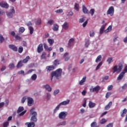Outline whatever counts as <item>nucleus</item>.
Listing matches in <instances>:
<instances>
[{
  "label": "nucleus",
  "mask_w": 127,
  "mask_h": 127,
  "mask_svg": "<svg viewBox=\"0 0 127 127\" xmlns=\"http://www.w3.org/2000/svg\"><path fill=\"white\" fill-rule=\"evenodd\" d=\"M61 76H62V69L61 68H59L51 73L52 80L53 77H56V79L59 80L61 78Z\"/></svg>",
  "instance_id": "1"
},
{
  "label": "nucleus",
  "mask_w": 127,
  "mask_h": 127,
  "mask_svg": "<svg viewBox=\"0 0 127 127\" xmlns=\"http://www.w3.org/2000/svg\"><path fill=\"white\" fill-rule=\"evenodd\" d=\"M124 68V64L123 63H120L119 64L118 66L116 65L113 68V73H120Z\"/></svg>",
  "instance_id": "2"
},
{
  "label": "nucleus",
  "mask_w": 127,
  "mask_h": 127,
  "mask_svg": "<svg viewBox=\"0 0 127 127\" xmlns=\"http://www.w3.org/2000/svg\"><path fill=\"white\" fill-rule=\"evenodd\" d=\"M34 110H35V108H33L30 110L31 115L32 116L31 118V121H33V122H37V118H36V117H37V113L34 111Z\"/></svg>",
  "instance_id": "3"
},
{
  "label": "nucleus",
  "mask_w": 127,
  "mask_h": 127,
  "mask_svg": "<svg viewBox=\"0 0 127 127\" xmlns=\"http://www.w3.org/2000/svg\"><path fill=\"white\" fill-rule=\"evenodd\" d=\"M126 73H127V65L125 66V68L122 72H121L118 77H117V80L119 81L122 80L124 77Z\"/></svg>",
  "instance_id": "4"
},
{
  "label": "nucleus",
  "mask_w": 127,
  "mask_h": 127,
  "mask_svg": "<svg viewBox=\"0 0 127 127\" xmlns=\"http://www.w3.org/2000/svg\"><path fill=\"white\" fill-rule=\"evenodd\" d=\"M15 13V10H14V7H11V9L10 12H7L6 15L9 18H12L13 15Z\"/></svg>",
  "instance_id": "5"
},
{
  "label": "nucleus",
  "mask_w": 127,
  "mask_h": 127,
  "mask_svg": "<svg viewBox=\"0 0 127 127\" xmlns=\"http://www.w3.org/2000/svg\"><path fill=\"white\" fill-rule=\"evenodd\" d=\"M67 115H68V113L66 112H62L59 114V118L61 120H65Z\"/></svg>",
  "instance_id": "6"
},
{
  "label": "nucleus",
  "mask_w": 127,
  "mask_h": 127,
  "mask_svg": "<svg viewBox=\"0 0 127 127\" xmlns=\"http://www.w3.org/2000/svg\"><path fill=\"white\" fill-rule=\"evenodd\" d=\"M114 12H115V8H114V6H111L108 9L107 14H110L111 16H113L114 15Z\"/></svg>",
  "instance_id": "7"
},
{
  "label": "nucleus",
  "mask_w": 127,
  "mask_h": 127,
  "mask_svg": "<svg viewBox=\"0 0 127 127\" xmlns=\"http://www.w3.org/2000/svg\"><path fill=\"white\" fill-rule=\"evenodd\" d=\"M100 86L97 85L95 87H91L90 88V92H91V93H94V92H96V93H98V92H99V91H100Z\"/></svg>",
  "instance_id": "8"
},
{
  "label": "nucleus",
  "mask_w": 127,
  "mask_h": 127,
  "mask_svg": "<svg viewBox=\"0 0 127 127\" xmlns=\"http://www.w3.org/2000/svg\"><path fill=\"white\" fill-rule=\"evenodd\" d=\"M74 40L73 38H71L68 41V45H67V48L71 49L73 46H74Z\"/></svg>",
  "instance_id": "9"
},
{
  "label": "nucleus",
  "mask_w": 127,
  "mask_h": 127,
  "mask_svg": "<svg viewBox=\"0 0 127 127\" xmlns=\"http://www.w3.org/2000/svg\"><path fill=\"white\" fill-rule=\"evenodd\" d=\"M0 6H1V7H3V8H7L9 7V5H8V4H7V3L2 1L0 2Z\"/></svg>",
  "instance_id": "10"
},
{
  "label": "nucleus",
  "mask_w": 127,
  "mask_h": 127,
  "mask_svg": "<svg viewBox=\"0 0 127 127\" xmlns=\"http://www.w3.org/2000/svg\"><path fill=\"white\" fill-rule=\"evenodd\" d=\"M37 52L38 53H41L42 51H43V45L42 44H40L38 45L37 49Z\"/></svg>",
  "instance_id": "11"
},
{
  "label": "nucleus",
  "mask_w": 127,
  "mask_h": 127,
  "mask_svg": "<svg viewBox=\"0 0 127 127\" xmlns=\"http://www.w3.org/2000/svg\"><path fill=\"white\" fill-rule=\"evenodd\" d=\"M27 100H28V106H29V107H31V106L33 105V103H34V101L32 98L30 97H28Z\"/></svg>",
  "instance_id": "12"
},
{
  "label": "nucleus",
  "mask_w": 127,
  "mask_h": 127,
  "mask_svg": "<svg viewBox=\"0 0 127 127\" xmlns=\"http://www.w3.org/2000/svg\"><path fill=\"white\" fill-rule=\"evenodd\" d=\"M8 47L9 48H10V49H11L12 50H13V51H14L15 52H16V51H17V47L15 46V45L12 44L9 45Z\"/></svg>",
  "instance_id": "13"
},
{
  "label": "nucleus",
  "mask_w": 127,
  "mask_h": 127,
  "mask_svg": "<svg viewBox=\"0 0 127 127\" xmlns=\"http://www.w3.org/2000/svg\"><path fill=\"white\" fill-rule=\"evenodd\" d=\"M55 69V66L54 65H50L47 66L46 67V69L47 72H50V71H52L53 70H54Z\"/></svg>",
  "instance_id": "14"
},
{
  "label": "nucleus",
  "mask_w": 127,
  "mask_h": 127,
  "mask_svg": "<svg viewBox=\"0 0 127 127\" xmlns=\"http://www.w3.org/2000/svg\"><path fill=\"white\" fill-rule=\"evenodd\" d=\"M69 53H65L63 56V59H64V61H68L70 59V57L68 56Z\"/></svg>",
  "instance_id": "15"
},
{
  "label": "nucleus",
  "mask_w": 127,
  "mask_h": 127,
  "mask_svg": "<svg viewBox=\"0 0 127 127\" xmlns=\"http://www.w3.org/2000/svg\"><path fill=\"white\" fill-rule=\"evenodd\" d=\"M112 105H113V102L110 101L105 107V110L108 111V110H110L111 107H112Z\"/></svg>",
  "instance_id": "16"
},
{
  "label": "nucleus",
  "mask_w": 127,
  "mask_h": 127,
  "mask_svg": "<svg viewBox=\"0 0 127 127\" xmlns=\"http://www.w3.org/2000/svg\"><path fill=\"white\" fill-rule=\"evenodd\" d=\"M25 126H27L28 127H35V124L34 122L26 123Z\"/></svg>",
  "instance_id": "17"
},
{
  "label": "nucleus",
  "mask_w": 127,
  "mask_h": 127,
  "mask_svg": "<svg viewBox=\"0 0 127 127\" xmlns=\"http://www.w3.org/2000/svg\"><path fill=\"white\" fill-rule=\"evenodd\" d=\"M70 103V100H67L66 101H63L60 103V105L61 106H66V105H69V103Z\"/></svg>",
  "instance_id": "18"
},
{
  "label": "nucleus",
  "mask_w": 127,
  "mask_h": 127,
  "mask_svg": "<svg viewBox=\"0 0 127 127\" xmlns=\"http://www.w3.org/2000/svg\"><path fill=\"white\" fill-rule=\"evenodd\" d=\"M43 45H44V49H45V50H46L47 51H52V48H51V47L49 48L48 46L45 43H44Z\"/></svg>",
  "instance_id": "19"
},
{
  "label": "nucleus",
  "mask_w": 127,
  "mask_h": 127,
  "mask_svg": "<svg viewBox=\"0 0 127 127\" xmlns=\"http://www.w3.org/2000/svg\"><path fill=\"white\" fill-rule=\"evenodd\" d=\"M89 108L92 109V108H95L96 106V104L92 102L91 101H89L88 104Z\"/></svg>",
  "instance_id": "20"
},
{
  "label": "nucleus",
  "mask_w": 127,
  "mask_h": 127,
  "mask_svg": "<svg viewBox=\"0 0 127 127\" xmlns=\"http://www.w3.org/2000/svg\"><path fill=\"white\" fill-rule=\"evenodd\" d=\"M87 78V77L86 76H83V77L82 78V79L80 80V81L79 82V85H80L81 86H82V85H83V83H85V82H86V79Z\"/></svg>",
  "instance_id": "21"
},
{
  "label": "nucleus",
  "mask_w": 127,
  "mask_h": 127,
  "mask_svg": "<svg viewBox=\"0 0 127 127\" xmlns=\"http://www.w3.org/2000/svg\"><path fill=\"white\" fill-rule=\"evenodd\" d=\"M82 11L84 13H89V11L88 10V9H87V7L85 6L84 5L82 6Z\"/></svg>",
  "instance_id": "22"
},
{
  "label": "nucleus",
  "mask_w": 127,
  "mask_h": 127,
  "mask_svg": "<svg viewBox=\"0 0 127 127\" xmlns=\"http://www.w3.org/2000/svg\"><path fill=\"white\" fill-rule=\"evenodd\" d=\"M127 109H124L122 112H121V116L122 117H125V115H126L127 114Z\"/></svg>",
  "instance_id": "23"
},
{
  "label": "nucleus",
  "mask_w": 127,
  "mask_h": 127,
  "mask_svg": "<svg viewBox=\"0 0 127 127\" xmlns=\"http://www.w3.org/2000/svg\"><path fill=\"white\" fill-rule=\"evenodd\" d=\"M63 29H68V27H69V25L68 24V23L64 22V24L63 25Z\"/></svg>",
  "instance_id": "24"
},
{
  "label": "nucleus",
  "mask_w": 127,
  "mask_h": 127,
  "mask_svg": "<svg viewBox=\"0 0 127 127\" xmlns=\"http://www.w3.org/2000/svg\"><path fill=\"white\" fill-rule=\"evenodd\" d=\"M53 29L54 31H57L59 29V26L57 24H54Z\"/></svg>",
  "instance_id": "25"
},
{
  "label": "nucleus",
  "mask_w": 127,
  "mask_h": 127,
  "mask_svg": "<svg viewBox=\"0 0 127 127\" xmlns=\"http://www.w3.org/2000/svg\"><path fill=\"white\" fill-rule=\"evenodd\" d=\"M59 62H60V61L58 60H56L54 61L53 66H55V67H57V66H58V65H59Z\"/></svg>",
  "instance_id": "26"
},
{
  "label": "nucleus",
  "mask_w": 127,
  "mask_h": 127,
  "mask_svg": "<svg viewBox=\"0 0 127 127\" xmlns=\"http://www.w3.org/2000/svg\"><path fill=\"white\" fill-rule=\"evenodd\" d=\"M91 127H100V126L97 124V122H93L90 125Z\"/></svg>",
  "instance_id": "27"
},
{
  "label": "nucleus",
  "mask_w": 127,
  "mask_h": 127,
  "mask_svg": "<svg viewBox=\"0 0 127 127\" xmlns=\"http://www.w3.org/2000/svg\"><path fill=\"white\" fill-rule=\"evenodd\" d=\"M30 57L29 56H28L26 57L25 59L23 60L22 63H27V62H28V61H29V60H30Z\"/></svg>",
  "instance_id": "28"
},
{
  "label": "nucleus",
  "mask_w": 127,
  "mask_h": 127,
  "mask_svg": "<svg viewBox=\"0 0 127 127\" xmlns=\"http://www.w3.org/2000/svg\"><path fill=\"white\" fill-rule=\"evenodd\" d=\"M106 26H107V23H105L104 25H103L100 28V32H104V30H105Z\"/></svg>",
  "instance_id": "29"
},
{
  "label": "nucleus",
  "mask_w": 127,
  "mask_h": 127,
  "mask_svg": "<svg viewBox=\"0 0 127 127\" xmlns=\"http://www.w3.org/2000/svg\"><path fill=\"white\" fill-rule=\"evenodd\" d=\"M44 87L48 92H51L52 91V89L49 85H46Z\"/></svg>",
  "instance_id": "30"
},
{
  "label": "nucleus",
  "mask_w": 127,
  "mask_h": 127,
  "mask_svg": "<svg viewBox=\"0 0 127 127\" xmlns=\"http://www.w3.org/2000/svg\"><path fill=\"white\" fill-rule=\"evenodd\" d=\"M48 42L49 43L50 46H52L54 43V40L51 39H48Z\"/></svg>",
  "instance_id": "31"
},
{
  "label": "nucleus",
  "mask_w": 127,
  "mask_h": 127,
  "mask_svg": "<svg viewBox=\"0 0 127 127\" xmlns=\"http://www.w3.org/2000/svg\"><path fill=\"white\" fill-rule=\"evenodd\" d=\"M101 60H102V56L101 55H99L96 58V59L95 60V62L96 63H99V62H100V61H101Z\"/></svg>",
  "instance_id": "32"
},
{
  "label": "nucleus",
  "mask_w": 127,
  "mask_h": 127,
  "mask_svg": "<svg viewBox=\"0 0 127 127\" xmlns=\"http://www.w3.org/2000/svg\"><path fill=\"white\" fill-rule=\"evenodd\" d=\"M23 65V64H22V61H20L17 64V68H21V67H22Z\"/></svg>",
  "instance_id": "33"
},
{
  "label": "nucleus",
  "mask_w": 127,
  "mask_h": 127,
  "mask_svg": "<svg viewBox=\"0 0 127 127\" xmlns=\"http://www.w3.org/2000/svg\"><path fill=\"white\" fill-rule=\"evenodd\" d=\"M107 122V119L103 118L100 121V124L101 125H104L105 124H106Z\"/></svg>",
  "instance_id": "34"
},
{
  "label": "nucleus",
  "mask_w": 127,
  "mask_h": 127,
  "mask_svg": "<svg viewBox=\"0 0 127 127\" xmlns=\"http://www.w3.org/2000/svg\"><path fill=\"white\" fill-rule=\"evenodd\" d=\"M121 88H122V92H124L125 90H126V89H127V84H124V85L122 86Z\"/></svg>",
  "instance_id": "35"
},
{
  "label": "nucleus",
  "mask_w": 127,
  "mask_h": 127,
  "mask_svg": "<svg viewBox=\"0 0 127 127\" xmlns=\"http://www.w3.org/2000/svg\"><path fill=\"white\" fill-rule=\"evenodd\" d=\"M36 79H37V75H36V74H33L31 76V79L33 81H35V80H36Z\"/></svg>",
  "instance_id": "36"
},
{
  "label": "nucleus",
  "mask_w": 127,
  "mask_h": 127,
  "mask_svg": "<svg viewBox=\"0 0 127 127\" xmlns=\"http://www.w3.org/2000/svg\"><path fill=\"white\" fill-rule=\"evenodd\" d=\"M41 59H46V53L43 52L41 56Z\"/></svg>",
  "instance_id": "37"
},
{
  "label": "nucleus",
  "mask_w": 127,
  "mask_h": 127,
  "mask_svg": "<svg viewBox=\"0 0 127 127\" xmlns=\"http://www.w3.org/2000/svg\"><path fill=\"white\" fill-rule=\"evenodd\" d=\"M74 9H75V10H77V11H79V4L75 3Z\"/></svg>",
  "instance_id": "38"
},
{
  "label": "nucleus",
  "mask_w": 127,
  "mask_h": 127,
  "mask_svg": "<svg viewBox=\"0 0 127 127\" xmlns=\"http://www.w3.org/2000/svg\"><path fill=\"white\" fill-rule=\"evenodd\" d=\"M23 110H24L23 107H19L17 111V113H21V112H23Z\"/></svg>",
  "instance_id": "39"
},
{
  "label": "nucleus",
  "mask_w": 127,
  "mask_h": 127,
  "mask_svg": "<svg viewBox=\"0 0 127 127\" xmlns=\"http://www.w3.org/2000/svg\"><path fill=\"white\" fill-rule=\"evenodd\" d=\"M60 107H61V105H60V104L58 105L56 108L55 109L54 111V114H55V113H56L57 112V111L59 110V108H60Z\"/></svg>",
  "instance_id": "40"
},
{
  "label": "nucleus",
  "mask_w": 127,
  "mask_h": 127,
  "mask_svg": "<svg viewBox=\"0 0 127 127\" xmlns=\"http://www.w3.org/2000/svg\"><path fill=\"white\" fill-rule=\"evenodd\" d=\"M15 38V39H16V40H19V41L21 40V37H20L19 34L16 35Z\"/></svg>",
  "instance_id": "41"
},
{
  "label": "nucleus",
  "mask_w": 127,
  "mask_h": 127,
  "mask_svg": "<svg viewBox=\"0 0 127 127\" xmlns=\"http://www.w3.org/2000/svg\"><path fill=\"white\" fill-rule=\"evenodd\" d=\"M112 26H109L108 28L104 31V32H110L112 30Z\"/></svg>",
  "instance_id": "42"
},
{
  "label": "nucleus",
  "mask_w": 127,
  "mask_h": 127,
  "mask_svg": "<svg viewBox=\"0 0 127 127\" xmlns=\"http://www.w3.org/2000/svg\"><path fill=\"white\" fill-rule=\"evenodd\" d=\"M8 126H9V123L8 121H6L3 124V127H7Z\"/></svg>",
  "instance_id": "43"
},
{
  "label": "nucleus",
  "mask_w": 127,
  "mask_h": 127,
  "mask_svg": "<svg viewBox=\"0 0 127 127\" xmlns=\"http://www.w3.org/2000/svg\"><path fill=\"white\" fill-rule=\"evenodd\" d=\"M4 41V38L2 36V35L0 34V43H2Z\"/></svg>",
  "instance_id": "44"
},
{
  "label": "nucleus",
  "mask_w": 127,
  "mask_h": 127,
  "mask_svg": "<svg viewBox=\"0 0 127 127\" xmlns=\"http://www.w3.org/2000/svg\"><path fill=\"white\" fill-rule=\"evenodd\" d=\"M102 65H103V62H100L98 65L97 66L96 68V70H99V69H100L101 66H102Z\"/></svg>",
  "instance_id": "45"
},
{
  "label": "nucleus",
  "mask_w": 127,
  "mask_h": 127,
  "mask_svg": "<svg viewBox=\"0 0 127 127\" xmlns=\"http://www.w3.org/2000/svg\"><path fill=\"white\" fill-rule=\"evenodd\" d=\"M107 61L109 64H111L113 62V58H109Z\"/></svg>",
  "instance_id": "46"
},
{
  "label": "nucleus",
  "mask_w": 127,
  "mask_h": 127,
  "mask_svg": "<svg viewBox=\"0 0 127 127\" xmlns=\"http://www.w3.org/2000/svg\"><path fill=\"white\" fill-rule=\"evenodd\" d=\"M65 125H66V121H64L58 124L57 126L60 127V126H65Z\"/></svg>",
  "instance_id": "47"
},
{
  "label": "nucleus",
  "mask_w": 127,
  "mask_h": 127,
  "mask_svg": "<svg viewBox=\"0 0 127 127\" xmlns=\"http://www.w3.org/2000/svg\"><path fill=\"white\" fill-rule=\"evenodd\" d=\"M36 24L37 25H39L40 24H41V19H38L36 21Z\"/></svg>",
  "instance_id": "48"
},
{
  "label": "nucleus",
  "mask_w": 127,
  "mask_h": 127,
  "mask_svg": "<svg viewBox=\"0 0 127 127\" xmlns=\"http://www.w3.org/2000/svg\"><path fill=\"white\" fill-rule=\"evenodd\" d=\"M25 30L24 27H21L19 29V32H24Z\"/></svg>",
  "instance_id": "49"
},
{
  "label": "nucleus",
  "mask_w": 127,
  "mask_h": 127,
  "mask_svg": "<svg viewBox=\"0 0 127 127\" xmlns=\"http://www.w3.org/2000/svg\"><path fill=\"white\" fill-rule=\"evenodd\" d=\"M18 51L19 53H22V51H23V48L21 46L19 47Z\"/></svg>",
  "instance_id": "50"
},
{
  "label": "nucleus",
  "mask_w": 127,
  "mask_h": 127,
  "mask_svg": "<svg viewBox=\"0 0 127 127\" xmlns=\"http://www.w3.org/2000/svg\"><path fill=\"white\" fill-rule=\"evenodd\" d=\"M111 95H112V92H107L106 94V98L107 99H108V98H109V97H110V96H111Z\"/></svg>",
  "instance_id": "51"
},
{
  "label": "nucleus",
  "mask_w": 127,
  "mask_h": 127,
  "mask_svg": "<svg viewBox=\"0 0 127 127\" xmlns=\"http://www.w3.org/2000/svg\"><path fill=\"white\" fill-rule=\"evenodd\" d=\"M57 13H62L63 12V10L62 9H59L55 11Z\"/></svg>",
  "instance_id": "52"
},
{
  "label": "nucleus",
  "mask_w": 127,
  "mask_h": 127,
  "mask_svg": "<svg viewBox=\"0 0 127 127\" xmlns=\"http://www.w3.org/2000/svg\"><path fill=\"white\" fill-rule=\"evenodd\" d=\"M89 13H90L91 15H94V13H95V9H91L89 11Z\"/></svg>",
  "instance_id": "53"
},
{
  "label": "nucleus",
  "mask_w": 127,
  "mask_h": 127,
  "mask_svg": "<svg viewBox=\"0 0 127 127\" xmlns=\"http://www.w3.org/2000/svg\"><path fill=\"white\" fill-rule=\"evenodd\" d=\"M114 127V123H111L108 124L106 127Z\"/></svg>",
  "instance_id": "54"
},
{
  "label": "nucleus",
  "mask_w": 127,
  "mask_h": 127,
  "mask_svg": "<svg viewBox=\"0 0 127 127\" xmlns=\"http://www.w3.org/2000/svg\"><path fill=\"white\" fill-rule=\"evenodd\" d=\"M54 22V21L53 20H50L48 21V23L50 24V25H52Z\"/></svg>",
  "instance_id": "55"
},
{
  "label": "nucleus",
  "mask_w": 127,
  "mask_h": 127,
  "mask_svg": "<svg viewBox=\"0 0 127 127\" xmlns=\"http://www.w3.org/2000/svg\"><path fill=\"white\" fill-rule=\"evenodd\" d=\"M84 21H85V19L84 18H80L79 20V23H83Z\"/></svg>",
  "instance_id": "56"
},
{
  "label": "nucleus",
  "mask_w": 127,
  "mask_h": 127,
  "mask_svg": "<svg viewBox=\"0 0 127 127\" xmlns=\"http://www.w3.org/2000/svg\"><path fill=\"white\" fill-rule=\"evenodd\" d=\"M9 67L10 68V69H13V68H14V64H10L9 65Z\"/></svg>",
  "instance_id": "57"
},
{
  "label": "nucleus",
  "mask_w": 127,
  "mask_h": 127,
  "mask_svg": "<svg viewBox=\"0 0 127 127\" xmlns=\"http://www.w3.org/2000/svg\"><path fill=\"white\" fill-rule=\"evenodd\" d=\"M51 97V95H50V93H47V99L48 100H50Z\"/></svg>",
  "instance_id": "58"
},
{
  "label": "nucleus",
  "mask_w": 127,
  "mask_h": 127,
  "mask_svg": "<svg viewBox=\"0 0 127 127\" xmlns=\"http://www.w3.org/2000/svg\"><path fill=\"white\" fill-rule=\"evenodd\" d=\"M3 14H4V11L1 9H0V16L3 15Z\"/></svg>",
  "instance_id": "59"
},
{
  "label": "nucleus",
  "mask_w": 127,
  "mask_h": 127,
  "mask_svg": "<svg viewBox=\"0 0 127 127\" xmlns=\"http://www.w3.org/2000/svg\"><path fill=\"white\" fill-rule=\"evenodd\" d=\"M113 85H109L108 87V91H111V90L113 89Z\"/></svg>",
  "instance_id": "60"
},
{
  "label": "nucleus",
  "mask_w": 127,
  "mask_h": 127,
  "mask_svg": "<svg viewBox=\"0 0 127 127\" xmlns=\"http://www.w3.org/2000/svg\"><path fill=\"white\" fill-rule=\"evenodd\" d=\"M29 29L30 30V32H33L34 29H33V27L30 26L29 27Z\"/></svg>",
  "instance_id": "61"
},
{
  "label": "nucleus",
  "mask_w": 127,
  "mask_h": 127,
  "mask_svg": "<svg viewBox=\"0 0 127 127\" xmlns=\"http://www.w3.org/2000/svg\"><path fill=\"white\" fill-rule=\"evenodd\" d=\"M25 100H26V96H25L22 98L21 102L23 104V103L25 102Z\"/></svg>",
  "instance_id": "62"
},
{
  "label": "nucleus",
  "mask_w": 127,
  "mask_h": 127,
  "mask_svg": "<svg viewBox=\"0 0 127 127\" xmlns=\"http://www.w3.org/2000/svg\"><path fill=\"white\" fill-rule=\"evenodd\" d=\"M73 15V12L70 11L67 13V16H72Z\"/></svg>",
  "instance_id": "63"
},
{
  "label": "nucleus",
  "mask_w": 127,
  "mask_h": 127,
  "mask_svg": "<svg viewBox=\"0 0 127 127\" xmlns=\"http://www.w3.org/2000/svg\"><path fill=\"white\" fill-rule=\"evenodd\" d=\"M58 93H59V90L57 89L55 90L54 94V95H57V94H58Z\"/></svg>",
  "instance_id": "64"
}]
</instances>
